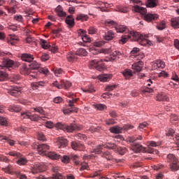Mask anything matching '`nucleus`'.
<instances>
[{
  "label": "nucleus",
  "instance_id": "obj_48",
  "mask_svg": "<svg viewBox=\"0 0 179 179\" xmlns=\"http://www.w3.org/2000/svg\"><path fill=\"white\" fill-rule=\"evenodd\" d=\"M102 157H105L107 160H111L113 159V156L108 151L103 152Z\"/></svg>",
  "mask_w": 179,
  "mask_h": 179
},
{
  "label": "nucleus",
  "instance_id": "obj_50",
  "mask_svg": "<svg viewBox=\"0 0 179 179\" xmlns=\"http://www.w3.org/2000/svg\"><path fill=\"white\" fill-rule=\"evenodd\" d=\"M96 6H98L99 9H100L101 12H104L106 10V9H104V2L103 1H97Z\"/></svg>",
  "mask_w": 179,
  "mask_h": 179
},
{
  "label": "nucleus",
  "instance_id": "obj_34",
  "mask_svg": "<svg viewBox=\"0 0 179 179\" xmlns=\"http://www.w3.org/2000/svg\"><path fill=\"white\" fill-rule=\"evenodd\" d=\"M89 19V16L85 14H78L76 18V20H80V22H86Z\"/></svg>",
  "mask_w": 179,
  "mask_h": 179
},
{
  "label": "nucleus",
  "instance_id": "obj_53",
  "mask_svg": "<svg viewBox=\"0 0 179 179\" xmlns=\"http://www.w3.org/2000/svg\"><path fill=\"white\" fill-rule=\"evenodd\" d=\"M64 114H71V113H78V108H73V109H65L63 110Z\"/></svg>",
  "mask_w": 179,
  "mask_h": 179
},
{
  "label": "nucleus",
  "instance_id": "obj_1",
  "mask_svg": "<svg viewBox=\"0 0 179 179\" xmlns=\"http://www.w3.org/2000/svg\"><path fill=\"white\" fill-rule=\"evenodd\" d=\"M115 29L117 33H125V34H127L120 40L122 44H125L129 38H133L134 41L140 43L141 45H152V41L148 39L149 38V34H139L135 31H129V29L125 25H116Z\"/></svg>",
  "mask_w": 179,
  "mask_h": 179
},
{
  "label": "nucleus",
  "instance_id": "obj_64",
  "mask_svg": "<svg viewBox=\"0 0 179 179\" xmlns=\"http://www.w3.org/2000/svg\"><path fill=\"white\" fill-rule=\"evenodd\" d=\"M82 39L83 43H90V37H89V36L87 34H85L84 36L82 35Z\"/></svg>",
  "mask_w": 179,
  "mask_h": 179
},
{
  "label": "nucleus",
  "instance_id": "obj_3",
  "mask_svg": "<svg viewBox=\"0 0 179 179\" xmlns=\"http://www.w3.org/2000/svg\"><path fill=\"white\" fill-rule=\"evenodd\" d=\"M127 141L130 143H133L132 146H131V149L132 150H134V152H136V153H139V152H145V148L139 144V143H136V141H142V136H133L131 137H129L127 138Z\"/></svg>",
  "mask_w": 179,
  "mask_h": 179
},
{
  "label": "nucleus",
  "instance_id": "obj_17",
  "mask_svg": "<svg viewBox=\"0 0 179 179\" xmlns=\"http://www.w3.org/2000/svg\"><path fill=\"white\" fill-rule=\"evenodd\" d=\"M159 19V15L157 14H152V13H148L144 15V20H145L146 22H153L155 20H157Z\"/></svg>",
  "mask_w": 179,
  "mask_h": 179
},
{
  "label": "nucleus",
  "instance_id": "obj_51",
  "mask_svg": "<svg viewBox=\"0 0 179 179\" xmlns=\"http://www.w3.org/2000/svg\"><path fill=\"white\" fill-rule=\"evenodd\" d=\"M38 141H41V142H45V141H47L45 136L42 132L38 133Z\"/></svg>",
  "mask_w": 179,
  "mask_h": 179
},
{
  "label": "nucleus",
  "instance_id": "obj_49",
  "mask_svg": "<svg viewBox=\"0 0 179 179\" xmlns=\"http://www.w3.org/2000/svg\"><path fill=\"white\" fill-rule=\"evenodd\" d=\"M34 110L36 111V113H38L41 115H45V111L44 110V109H43L42 107L34 108Z\"/></svg>",
  "mask_w": 179,
  "mask_h": 179
},
{
  "label": "nucleus",
  "instance_id": "obj_10",
  "mask_svg": "<svg viewBox=\"0 0 179 179\" xmlns=\"http://www.w3.org/2000/svg\"><path fill=\"white\" fill-rule=\"evenodd\" d=\"M36 148L38 150V153L39 155H43L45 156H47V150H50V145L45 143H42L39 145H36L35 148Z\"/></svg>",
  "mask_w": 179,
  "mask_h": 179
},
{
  "label": "nucleus",
  "instance_id": "obj_45",
  "mask_svg": "<svg viewBox=\"0 0 179 179\" xmlns=\"http://www.w3.org/2000/svg\"><path fill=\"white\" fill-rule=\"evenodd\" d=\"M2 171H4V173H8V174H12L13 173V166L11 165H8L7 167L2 168Z\"/></svg>",
  "mask_w": 179,
  "mask_h": 179
},
{
  "label": "nucleus",
  "instance_id": "obj_44",
  "mask_svg": "<svg viewBox=\"0 0 179 179\" xmlns=\"http://www.w3.org/2000/svg\"><path fill=\"white\" fill-rule=\"evenodd\" d=\"M31 71H38L40 69V64H38L37 62H33L30 64Z\"/></svg>",
  "mask_w": 179,
  "mask_h": 179
},
{
  "label": "nucleus",
  "instance_id": "obj_12",
  "mask_svg": "<svg viewBox=\"0 0 179 179\" xmlns=\"http://www.w3.org/2000/svg\"><path fill=\"white\" fill-rule=\"evenodd\" d=\"M8 94L13 96V97H18L22 94V88L19 87H11L10 89L8 90Z\"/></svg>",
  "mask_w": 179,
  "mask_h": 179
},
{
  "label": "nucleus",
  "instance_id": "obj_26",
  "mask_svg": "<svg viewBox=\"0 0 179 179\" xmlns=\"http://www.w3.org/2000/svg\"><path fill=\"white\" fill-rule=\"evenodd\" d=\"M133 10H134V12H137L138 13H141V15H145L146 13V8L141 7L138 5H134L133 6Z\"/></svg>",
  "mask_w": 179,
  "mask_h": 179
},
{
  "label": "nucleus",
  "instance_id": "obj_36",
  "mask_svg": "<svg viewBox=\"0 0 179 179\" xmlns=\"http://www.w3.org/2000/svg\"><path fill=\"white\" fill-rule=\"evenodd\" d=\"M171 26L173 29H178L179 27V17L172 18L171 20Z\"/></svg>",
  "mask_w": 179,
  "mask_h": 179
},
{
  "label": "nucleus",
  "instance_id": "obj_19",
  "mask_svg": "<svg viewBox=\"0 0 179 179\" xmlns=\"http://www.w3.org/2000/svg\"><path fill=\"white\" fill-rule=\"evenodd\" d=\"M21 59L24 62H33V60L34 59V56L29 53H23L22 55H21Z\"/></svg>",
  "mask_w": 179,
  "mask_h": 179
},
{
  "label": "nucleus",
  "instance_id": "obj_32",
  "mask_svg": "<svg viewBox=\"0 0 179 179\" xmlns=\"http://www.w3.org/2000/svg\"><path fill=\"white\" fill-rule=\"evenodd\" d=\"M76 55L78 57H86L87 55V51L85 48H79L76 51Z\"/></svg>",
  "mask_w": 179,
  "mask_h": 179
},
{
  "label": "nucleus",
  "instance_id": "obj_37",
  "mask_svg": "<svg viewBox=\"0 0 179 179\" xmlns=\"http://www.w3.org/2000/svg\"><path fill=\"white\" fill-rule=\"evenodd\" d=\"M146 6L147 8H155L157 6V0H148Z\"/></svg>",
  "mask_w": 179,
  "mask_h": 179
},
{
  "label": "nucleus",
  "instance_id": "obj_6",
  "mask_svg": "<svg viewBox=\"0 0 179 179\" xmlns=\"http://www.w3.org/2000/svg\"><path fill=\"white\" fill-rule=\"evenodd\" d=\"M134 126L131 124H125L123 127L120 126L112 127L109 129L111 134H122V131H128V129H133Z\"/></svg>",
  "mask_w": 179,
  "mask_h": 179
},
{
  "label": "nucleus",
  "instance_id": "obj_47",
  "mask_svg": "<svg viewBox=\"0 0 179 179\" xmlns=\"http://www.w3.org/2000/svg\"><path fill=\"white\" fill-rule=\"evenodd\" d=\"M59 159H61V162H62V163H65V164H68L71 160V158L66 155H64L63 157L61 156Z\"/></svg>",
  "mask_w": 179,
  "mask_h": 179
},
{
  "label": "nucleus",
  "instance_id": "obj_63",
  "mask_svg": "<svg viewBox=\"0 0 179 179\" xmlns=\"http://www.w3.org/2000/svg\"><path fill=\"white\" fill-rule=\"evenodd\" d=\"M141 92L143 94H145V93H152L153 89L145 87L144 90H141Z\"/></svg>",
  "mask_w": 179,
  "mask_h": 179
},
{
  "label": "nucleus",
  "instance_id": "obj_8",
  "mask_svg": "<svg viewBox=\"0 0 179 179\" xmlns=\"http://www.w3.org/2000/svg\"><path fill=\"white\" fill-rule=\"evenodd\" d=\"M52 86L55 87H57V89H66L68 90L71 86H72V83L67 80H62L58 83V81L54 82L52 83Z\"/></svg>",
  "mask_w": 179,
  "mask_h": 179
},
{
  "label": "nucleus",
  "instance_id": "obj_11",
  "mask_svg": "<svg viewBox=\"0 0 179 179\" xmlns=\"http://www.w3.org/2000/svg\"><path fill=\"white\" fill-rule=\"evenodd\" d=\"M1 69H5V71H9V68H16L15 62L10 59L3 60L1 65Z\"/></svg>",
  "mask_w": 179,
  "mask_h": 179
},
{
  "label": "nucleus",
  "instance_id": "obj_20",
  "mask_svg": "<svg viewBox=\"0 0 179 179\" xmlns=\"http://www.w3.org/2000/svg\"><path fill=\"white\" fill-rule=\"evenodd\" d=\"M131 68L136 72H141V71H142V69L143 68V62L138 61L133 64Z\"/></svg>",
  "mask_w": 179,
  "mask_h": 179
},
{
  "label": "nucleus",
  "instance_id": "obj_56",
  "mask_svg": "<svg viewBox=\"0 0 179 179\" xmlns=\"http://www.w3.org/2000/svg\"><path fill=\"white\" fill-rule=\"evenodd\" d=\"M0 125L8 127V120H6V118L0 116Z\"/></svg>",
  "mask_w": 179,
  "mask_h": 179
},
{
  "label": "nucleus",
  "instance_id": "obj_23",
  "mask_svg": "<svg viewBox=\"0 0 179 179\" xmlns=\"http://www.w3.org/2000/svg\"><path fill=\"white\" fill-rule=\"evenodd\" d=\"M114 37H115V34H114V31L111 30L105 32V34L103 35V38L106 41H110V40H113Z\"/></svg>",
  "mask_w": 179,
  "mask_h": 179
},
{
  "label": "nucleus",
  "instance_id": "obj_4",
  "mask_svg": "<svg viewBox=\"0 0 179 179\" xmlns=\"http://www.w3.org/2000/svg\"><path fill=\"white\" fill-rule=\"evenodd\" d=\"M106 148L107 149H109V150H115V152H117V153H119V155H121L122 156L125 155V153L128 152L127 148L118 147L117 146V145L113 143H107Z\"/></svg>",
  "mask_w": 179,
  "mask_h": 179
},
{
  "label": "nucleus",
  "instance_id": "obj_21",
  "mask_svg": "<svg viewBox=\"0 0 179 179\" xmlns=\"http://www.w3.org/2000/svg\"><path fill=\"white\" fill-rule=\"evenodd\" d=\"M165 66H166V64L162 59H158L154 62V64H153L154 69H159V68H161V69H163L164 68H165Z\"/></svg>",
  "mask_w": 179,
  "mask_h": 179
},
{
  "label": "nucleus",
  "instance_id": "obj_46",
  "mask_svg": "<svg viewBox=\"0 0 179 179\" xmlns=\"http://www.w3.org/2000/svg\"><path fill=\"white\" fill-rule=\"evenodd\" d=\"M10 111L15 112V113H19L20 111V108L16 105H13L10 106L9 108Z\"/></svg>",
  "mask_w": 179,
  "mask_h": 179
},
{
  "label": "nucleus",
  "instance_id": "obj_35",
  "mask_svg": "<svg viewBox=\"0 0 179 179\" xmlns=\"http://www.w3.org/2000/svg\"><path fill=\"white\" fill-rule=\"evenodd\" d=\"M45 83L43 81L34 82L31 84V86L34 90H37L40 86H44Z\"/></svg>",
  "mask_w": 179,
  "mask_h": 179
},
{
  "label": "nucleus",
  "instance_id": "obj_5",
  "mask_svg": "<svg viewBox=\"0 0 179 179\" xmlns=\"http://www.w3.org/2000/svg\"><path fill=\"white\" fill-rule=\"evenodd\" d=\"M20 72L22 75H29L32 79L37 78L38 75H39L38 71L29 69L25 65L21 66Z\"/></svg>",
  "mask_w": 179,
  "mask_h": 179
},
{
  "label": "nucleus",
  "instance_id": "obj_54",
  "mask_svg": "<svg viewBox=\"0 0 179 179\" xmlns=\"http://www.w3.org/2000/svg\"><path fill=\"white\" fill-rule=\"evenodd\" d=\"M148 126L149 124L146 122L140 123L138 126V129H140V131H142V129H146Z\"/></svg>",
  "mask_w": 179,
  "mask_h": 179
},
{
  "label": "nucleus",
  "instance_id": "obj_7",
  "mask_svg": "<svg viewBox=\"0 0 179 179\" xmlns=\"http://www.w3.org/2000/svg\"><path fill=\"white\" fill-rule=\"evenodd\" d=\"M9 156H12L13 157H17L18 160L17 161V164L19 166H24L27 163V159L25 157H22V154L20 152H17L16 151H10L8 153Z\"/></svg>",
  "mask_w": 179,
  "mask_h": 179
},
{
  "label": "nucleus",
  "instance_id": "obj_59",
  "mask_svg": "<svg viewBox=\"0 0 179 179\" xmlns=\"http://www.w3.org/2000/svg\"><path fill=\"white\" fill-rule=\"evenodd\" d=\"M141 166H142V163H141L140 162H134L131 165V169H138V167H141Z\"/></svg>",
  "mask_w": 179,
  "mask_h": 179
},
{
  "label": "nucleus",
  "instance_id": "obj_16",
  "mask_svg": "<svg viewBox=\"0 0 179 179\" xmlns=\"http://www.w3.org/2000/svg\"><path fill=\"white\" fill-rule=\"evenodd\" d=\"M71 147L73 150H85V145L76 141H72L71 143Z\"/></svg>",
  "mask_w": 179,
  "mask_h": 179
},
{
  "label": "nucleus",
  "instance_id": "obj_28",
  "mask_svg": "<svg viewBox=\"0 0 179 179\" xmlns=\"http://www.w3.org/2000/svg\"><path fill=\"white\" fill-rule=\"evenodd\" d=\"M157 100L158 101H170V98L164 93H159L157 96Z\"/></svg>",
  "mask_w": 179,
  "mask_h": 179
},
{
  "label": "nucleus",
  "instance_id": "obj_41",
  "mask_svg": "<svg viewBox=\"0 0 179 179\" xmlns=\"http://www.w3.org/2000/svg\"><path fill=\"white\" fill-rule=\"evenodd\" d=\"M8 73L6 71L2 70L0 71V82H3V80H6L8 79Z\"/></svg>",
  "mask_w": 179,
  "mask_h": 179
},
{
  "label": "nucleus",
  "instance_id": "obj_27",
  "mask_svg": "<svg viewBox=\"0 0 179 179\" xmlns=\"http://www.w3.org/2000/svg\"><path fill=\"white\" fill-rule=\"evenodd\" d=\"M46 156L50 159H52V160H59V159H61V155L55 152H49L47 153Z\"/></svg>",
  "mask_w": 179,
  "mask_h": 179
},
{
  "label": "nucleus",
  "instance_id": "obj_39",
  "mask_svg": "<svg viewBox=\"0 0 179 179\" xmlns=\"http://www.w3.org/2000/svg\"><path fill=\"white\" fill-rule=\"evenodd\" d=\"M171 171H177L179 169L178 162L176 161L169 164Z\"/></svg>",
  "mask_w": 179,
  "mask_h": 179
},
{
  "label": "nucleus",
  "instance_id": "obj_25",
  "mask_svg": "<svg viewBox=\"0 0 179 179\" xmlns=\"http://www.w3.org/2000/svg\"><path fill=\"white\" fill-rule=\"evenodd\" d=\"M76 55V53L72 52H69L66 55V58L69 62H76V61H78V57Z\"/></svg>",
  "mask_w": 179,
  "mask_h": 179
},
{
  "label": "nucleus",
  "instance_id": "obj_38",
  "mask_svg": "<svg viewBox=\"0 0 179 179\" xmlns=\"http://www.w3.org/2000/svg\"><path fill=\"white\" fill-rule=\"evenodd\" d=\"M83 92H84V93H94L96 90H94V87H93V85H90L85 89H83Z\"/></svg>",
  "mask_w": 179,
  "mask_h": 179
},
{
  "label": "nucleus",
  "instance_id": "obj_40",
  "mask_svg": "<svg viewBox=\"0 0 179 179\" xmlns=\"http://www.w3.org/2000/svg\"><path fill=\"white\" fill-rule=\"evenodd\" d=\"M40 44L41 45L42 48H44V50H48V48H50V47H51L50 43H48L47 42V41H45L44 39H41Z\"/></svg>",
  "mask_w": 179,
  "mask_h": 179
},
{
  "label": "nucleus",
  "instance_id": "obj_9",
  "mask_svg": "<svg viewBox=\"0 0 179 179\" xmlns=\"http://www.w3.org/2000/svg\"><path fill=\"white\" fill-rule=\"evenodd\" d=\"M47 170V166L43 163L37 162L34 165V167L31 170L33 174H37V173H43Z\"/></svg>",
  "mask_w": 179,
  "mask_h": 179
},
{
  "label": "nucleus",
  "instance_id": "obj_33",
  "mask_svg": "<svg viewBox=\"0 0 179 179\" xmlns=\"http://www.w3.org/2000/svg\"><path fill=\"white\" fill-rule=\"evenodd\" d=\"M116 9L117 12H121V13H128L129 12V8L124 6H117Z\"/></svg>",
  "mask_w": 179,
  "mask_h": 179
},
{
  "label": "nucleus",
  "instance_id": "obj_31",
  "mask_svg": "<svg viewBox=\"0 0 179 179\" xmlns=\"http://www.w3.org/2000/svg\"><path fill=\"white\" fill-rule=\"evenodd\" d=\"M123 76L125 78V79H129V78H131V76H134V73L131 69H125L122 72Z\"/></svg>",
  "mask_w": 179,
  "mask_h": 179
},
{
  "label": "nucleus",
  "instance_id": "obj_30",
  "mask_svg": "<svg viewBox=\"0 0 179 179\" xmlns=\"http://www.w3.org/2000/svg\"><path fill=\"white\" fill-rule=\"evenodd\" d=\"M66 96L67 97H71V99H73L72 100H69V107H73V103H76V101H78V99H75V98L73 97L75 95L72 92H67Z\"/></svg>",
  "mask_w": 179,
  "mask_h": 179
},
{
  "label": "nucleus",
  "instance_id": "obj_14",
  "mask_svg": "<svg viewBox=\"0 0 179 179\" xmlns=\"http://www.w3.org/2000/svg\"><path fill=\"white\" fill-rule=\"evenodd\" d=\"M22 118H28L31 121H39L41 117L38 116V115H31V113L29 112L22 113H21Z\"/></svg>",
  "mask_w": 179,
  "mask_h": 179
},
{
  "label": "nucleus",
  "instance_id": "obj_24",
  "mask_svg": "<svg viewBox=\"0 0 179 179\" xmlns=\"http://www.w3.org/2000/svg\"><path fill=\"white\" fill-rule=\"evenodd\" d=\"M65 22L69 27H73V26H75V19L73 18V15H68L65 19Z\"/></svg>",
  "mask_w": 179,
  "mask_h": 179
},
{
  "label": "nucleus",
  "instance_id": "obj_15",
  "mask_svg": "<svg viewBox=\"0 0 179 179\" xmlns=\"http://www.w3.org/2000/svg\"><path fill=\"white\" fill-rule=\"evenodd\" d=\"M64 129H66L67 132H73V131H80L82 127L78 124L72 123L70 125L65 126Z\"/></svg>",
  "mask_w": 179,
  "mask_h": 179
},
{
  "label": "nucleus",
  "instance_id": "obj_22",
  "mask_svg": "<svg viewBox=\"0 0 179 179\" xmlns=\"http://www.w3.org/2000/svg\"><path fill=\"white\" fill-rule=\"evenodd\" d=\"M107 145L106 144H100V145H98L95 149H94L92 151V153H95L96 155H100V153H102L103 152V148H104L105 149H107V147H106Z\"/></svg>",
  "mask_w": 179,
  "mask_h": 179
},
{
  "label": "nucleus",
  "instance_id": "obj_57",
  "mask_svg": "<svg viewBox=\"0 0 179 179\" xmlns=\"http://www.w3.org/2000/svg\"><path fill=\"white\" fill-rule=\"evenodd\" d=\"M38 73H43V75H47V73H48V69L44 67V68H41L39 67V69L38 71Z\"/></svg>",
  "mask_w": 179,
  "mask_h": 179
},
{
  "label": "nucleus",
  "instance_id": "obj_13",
  "mask_svg": "<svg viewBox=\"0 0 179 179\" xmlns=\"http://www.w3.org/2000/svg\"><path fill=\"white\" fill-rule=\"evenodd\" d=\"M159 145H160V143H156L155 141H150L148 145V148L145 152H148V153H152V155H158L159 151L157 150H154L152 148H156L157 146H159Z\"/></svg>",
  "mask_w": 179,
  "mask_h": 179
},
{
  "label": "nucleus",
  "instance_id": "obj_62",
  "mask_svg": "<svg viewBox=\"0 0 179 179\" xmlns=\"http://www.w3.org/2000/svg\"><path fill=\"white\" fill-rule=\"evenodd\" d=\"M75 138L76 139H80L81 141H85L86 136L85 134H78L75 136Z\"/></svg>",
  "mask_w": 179,
  "mask_h": 179
},
{
  "label": "nucleus",
  "instance_id": "obj_2",
  "mask_svg": "<svg viewBox=\"0 0 179 179\" xmlns=\"http://www.w3.org/2000/svg\"><path fill=\"white\" fill-rule=\"evenodd\" d=\"M99 54H109V57H106L105 59H92L90 61V69H96L101 72L104 69V64H103V61L105 62H110L112 61H115L117 58H121L122 57V53L118 50H114L112 48L101 49L99 52ZM98 52H93V54H98Z\"/></svg>",
  "mask_w": 179,
  "mask_h": 179
},
{
  "label": "nucleus",
  "instance_id": "obj_42",
  "mask_svg": "<svg viewBox=\"0 0 179 179\" xmlns=\"http://www.w3.org/2000/svg\"><path fill=\"white\" fill-rule=\"evenodd\" d=\"M166 160L168 163H174L175 162H177V158L174 156L173 154H169L166 157Z\"/></svg>",
  "mask_w": 179,
  "mask_h": 179
},
{
  "label": "nucleus",
  "instance_id": "obj_18",
  "mask_svg": "<svg viewBox=\"0 0 179 179\" xmlns=\"http://www.w3.org/2000/svg\"><path fill=\"white\" fill-rule=\"evenodd\" d=\"M57 145L59 149L66 148L68 146V140L63 137H59L57 141Z\"/></svg>",
  "mask_w": 179,
  "mask_h": 179
},
{
  "label": "nucleus",
  "instance_id": "obj_60",
  "mask_svg": "<svg viewBox=\"0 0 179 179\" xmlns=\"http://www.w3.org/2000/svg\"><path fill=\"white\" fill-rule=\"evenodd\" d=\"M14 20H16V22H20L21 23H23V16L21 15H15L13 17Z\"/></svg>",
  "mask_w": 179,
  "mask_h": 179
},
{
  "label": "nucleus",
  "instance_id": "obj_61",
  "mask_svg": "<svg viewBox=\"0 0 179 179\" xmlns=\"http://www.w3.org/2000/svg\"><path fill=\"white\" fill-rule=\"evenodd\" d=\"M89 34H96L97 33V29L94 27H90L88 29Z\"/></svg>",
  "mask_w": 179,
  "mask_h": 179
},
{
  "label": "nucleus",
  "instance_id": "obj_52",
  "mask_svg": "<svg viewBox=\"0 0 179 179\" xmlns=\"http://www.w3.org/2000/svg\"><path fill=\"white\" fill-rule=\"evenodd\" d=\"M105 26L108 27H111V26L115 27V26H117V23L113 20H107L105 22Z\"/></svg>",
  "mask_w": 179,
  "mask_h": 179
},
{
  "label": "nucleus",
  "instance_id": "obj_29",
  "mask_svg": "<svg viewBox=\"0 0 179 179\" xmlns=\"http://www.w3.org/2000/svg\"><path fill=\"white\" fill-rule=\"evenodd\" d=\"M98 78L101 82H108L113 78V76L110 74H102L99 75Z\"/></svg>",
  "mask_w": 179,
  "mask_h": 179
},
{
  "label": "nucleus",
  "instance_id": "obj_55",
  "mask_svg": "<svg viewBox=\"0 0 179 179\" xmlns=\"http://www.w3.org/2000/svg\"><path fill=\"white\" fill-rule=\"evenodd\" d=\"M54 73L55 76L59 78L62 75V73H64V70H62V69H57L56 70H55Z\"/></svg>",
  "mask_w": 179,
  "mask_h": 179
},
{
  "label": "nucleus",
  "instance_id": "obj_43",
  "mask_svg": "<svg viewBox=\"0 0 179 179\" xmlns=\"http://www.w3.org/2000/svg\"><path fill=\"white\" fill-rule=\"evenodd\" d=\"M1 140L6 141V142L8 143L10 146H13V145H15V141L10 139V138L6 136H2Z\"/></svg>",
  "mask_w": 179,
  "mask_h": 179
},
{
  "label": "nucleus",
  "instance_id": "obj_58",
  "mask_svg": "<svg viewBox=\"0 0 179 179\" xmlns=\"http://www.w3.org/2000/svg\"><path fill=\"white\" fill-rule=\"evenodd\" d=\"M157 29L158 30H164V29H166V22H164V21L161 22L157 26Z\"/></svg>",
  "mask_w": 179,
  "mask_h": 179
}]
</instances>
